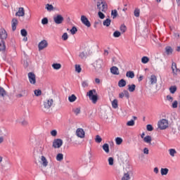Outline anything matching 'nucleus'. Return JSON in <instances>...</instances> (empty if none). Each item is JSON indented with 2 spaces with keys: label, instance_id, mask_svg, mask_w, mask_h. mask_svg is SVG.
I'll return each mask as SVG.
<instances>
[{
  "label": "nucleus",
  "instance_id": "5",
  "mask_svg": "<svg viewBox=\"0 0 180 180\" xmlns=\"http://www.w3.org/2000/svg\"><path fill=\"white\" fill-rule=\"evenodd\" d=\"M63 139H54L53 141L52 147L53 148H60L63 146Z\"/></svg>",
  "mask_w": 180,
  "mask_h": 180
},
{
  "label": "nucleus",
  "instance_id": "6",
  "mask_svg": "<svg viewBox=\"0 0 180 180\" xmlns=\"http://www.w3.org/2000/svg\"><path fill=\"white\" fill-rule=\"evenodd\" d=\"M48 46H49V42H47V40L44 39L41 41L38 44L39 51H41V50H44V49H46V47Z\"/></svg>",
  "mask_w": 180,
  "mask_h": 180
},
{
  "label": "nucleus",
  "instance_id": "56",
  "mask_svg": "<svg viewBox=\"0 0 180 180\" xmlns=\"http://www.w3.org/2000/svg\"><path fill=\"white\" fill-rule=\"evenodd\" d=\"M41 23L43 25H47L49 23V19L47 18H44L41 20Z\"/></svg>",
  "mask_w": 180,
  "mask_h": 180
},
{
  "label": "nucleus",
  "instance_id": "43",
  "mask_svg": "<svg viewBox=\"0 0 180 180\" xmlns=\"http://www.w3.org/2000/svg\"><path fill=\"white\" fill-rule=\"evenodd\" d=\"M75 71L76 72H78V74H79V72H81V71H82V68H81V65H75Z\"/></svg>",
  "mask_w": 180,
  "mask_h": 180
},
{
  "label": "nucleus",
  "instance_id": "55",
  "mask_svg": "<svg viewBox=\"0 0 180 180\" xmlns=\"http://www.w3.org/2000/svg\"><path fill=\"white\" fill-rule=\"evenodd\" d=\"M62 39L64 41L68 40V34H67V32H65L62 36Z\"/></svg>",
  "mask_w": 180,
  "mask_h": 180
},
{
  "label": "nucleus",
  "instance_id": "18",
  "mask_svg": "<svg viewBox=\"0 0 180 180\" xmlns=\"http://www.w3.org/2000/svg\"><path fill=\"white\" fill-rule=\"evenodd\" d=\"M165 53L167 56H171L174 53V49H172V47L167 46L165 47Z\"/></svg>",
  "mask_w": 180,
  "mask_h": 180
},
{
  "label": "nucleus",
  "instance_id": "39",
  "mask_svg": "<svg viewBox=\"0 0 180 180\" xmlns=\"http://www.w3.org/2000/svg\"><path fill=\"white\" fill-rule=\"evenodd\" d=\"M128 89L129 92H134V91H136V85L135 84L129 85Z\"/></svg>",
  "mask_w": 180,
  "mask_h": 180
},
{
  "label": "nucleus",
  "instance_id": "30",
  "mask_svg": "<svg viewBox=\"0 0 180 180\" xmlns=\"http://www.w3.org/2000/svg\"><path fill=\"white\" fill-rule=\"evenodd\" d=\"M126 77H127L128 78L133 79L134 77V72H133V71L127 72Z\"/></svg>",
  "mask_w": 180,
  "mask_h": 180
},
{
  "label": "nucleus",
  "instance_id": "59",
  "mask_svg": "<svg viewBox=\"0 0 180 180\" xmlns=\"http://www.w3.org/2000/svg\"><path fill=\"white\" fill-rule=\"evenodd\" d=\"M134 120H131L128 121L127 123V126H134Z\"/></svg>",
  "mask_w": 180,
  "mask_h": 180
},
{
  "label": "nucleus",
  "instance_id": "24",
  "mask_svg": "<svg viewBox=\"0 0 180 180\" xmlns=\"http://www.w3.org/2000/svg\"><path fill=\"white\" fill-rule=\"evenodd\" d=\"M118 86H120V88H123V87L126 86V80H124L123 79L120 80L118 82Z\"/></svg>",
  "mask_w": 180,
  "mask_h": 180
},
{
  "label": "nucleus",
  "instance_id": "19",
  "mask_svg": "<svg viewBox=\"0 0 180 180\" xmlns=\"http://www.w3.org/2000/svg\"><path fill=\"white\" fill-rule=\"evenodd\" d=\"M41 165L44 167H47L49 165V161H47V158L45 156H41Z\"/></svg>",
  "mask_w": 180,
  "mask_h": 180
},
{
  "label": "nucleus",
  "instance_id": "63",
  "mask_svg": "<svg viewBox=\"0 0 180 180\" xmlns=\"http://www.w3.org/2000/svg\"><path fill=\"white\" fill-rule=\"evenodd\" d=\"M95 82H96V84H101V79H99V78H96Z\"/></svg>",
  "mask_w": 180,
  "mask_h": 180
},
{
  "label": "nucleus",
  "instance_id": "49",
  "mask_svg": "<svg viewBox=\"0 0 180 180\" xmlns=\"http://www.w3.org/2000/svg\"><path fill=\"white\" fill-rule=\"evenodd\" d=\"M120 31L122 32V33H124L126 32V30H127V28L126 27V25H122L120 26Z\"/></svg>",
  "mask_w": 180,
  "mask_h": 180
},
{
  "label": "nucleus",
  "instance_id": "38",
  "mask_svg": "<svg viewBox=\"0 0 180 180\" xmlns=\"http://www.w3.org/2000/svg\"><path fill=\"white\" fill-rule=\"evenodd\" d=\"M110 22H111L110 19L107 18L105 20L103 21V26L109 27L110 26Z\"/></svg>",
  "mask_w": 180,
  "mask_h": 180
},
{
  "label": "nucleus",
  "instance_id": "27",
  "mask_svg": "<svg viewBox=\"0 0 180 180\" xmlns=\"http://www.w3.org/2000/svg\"><path fill=\"white\" fill-rule=\"evenodd\" d=\"M169 172V169H168V168H162L160 169L161 175H167Z\"/></svg>",
  "mask_w": 180,
  "mask_h": 180
},
{
  "label": "nucleus",
  "instance_id": "34",
  "mask_svg": "<svg viewBox=\"0 0 180 180\" xmlns=\"http://www.w3.org/2000/svg\"><path fill=\"white\" fill-rule=\"evenodd\" d=\"M176 86H172L169 87V91L170 94H175V92H176Z\"/></svg>",
  "mask_w": 180,
  "mask_h": 180
},
{
  "label": "nucleus",
  "instance_id": "26",
  "mask_svg": "<svg viewBox=\"0 0 180 180\" xmlns=\"http://www.w3.org/2000/svg\"><path fill=\"white\" fill-rule=\"evenodd\" d=\"M45 8L49 11L51 12V11H54V6L52 4H46Z\"/></svg>",
  "mask_w": 180,
  "mask_h": 180
},
{
  "label": "nucleus",
  "instance_id": "4",
  "mask_svg": "<svg viewBox=\"0 0 180 180\" xmlns=\"http://www.w3.org/2000/svg\"><path fill=\"white\" fill-rule=\"evenodd\" d=\"M169 126L168 120L165 119H162L158 122V127L160 130H165V129H168Z\"/></svg>",
  "mask_w": 180,
  "mask_h": 180
},
{
  "label": "nucleus",
  "instance_id": "10",
  "mask_svg": "<svg viewBox=\"0 0 180 180\" xmlns=\"http://www.w3.org/2000/svg\"><path fill=\"white\" fill-rule=\"evenodd\" d=\"M28 79L30 84H32V85H34V84H36V75H34V73L29 72Z\"/></svg>",
  "mask_w": 180,
  "mask_h": 180
},
{
  "label": "nucleus",
  "instance_id": "33",
  "mask_svg": "<svg viewBox=\"0 0 180 180\" xmlns=\"http://www.w3.org/2000/svg\"><path fill=\"white\" fill-rule=\"evenodd\" d=\"M112 106L114 109H117L119 105L117 104V99H114L112 101Z\"/></svg>",
  "mask_w": 180,
  "mask_h": 180
},
{
  "label": "nucleus",
  "instance_id": "22",
  "mask_svg": "<svg viewBox=\"0 0 180 180\" xmlns=\"http://www.w3.org/2000/svg\"><path fill=\"white\" fill-rule=\"evenodd\" d=\"M103 151H105V153H106V154H109V153H110L109 144L104 143L103 145Z\"/></svg>",
  "mask_w": 180,
  "mask_h": 180
},
{
  "label": "nucleus",
  "instance_id": "32",
  "mask_svg": "<svg viewBox=\"0 0 180 180\" xmlns=\"http://www.w3.org/2000/svg\"><path fill=\"white\" fill-rule=\"evenodd\" d=\"M169 153L171 157H175V154H176V150L174 148L169 149Z\"/></svg>",
  "mask_w": 180,
  "mask_h": 180
},
{
  "label": "nucleus",
  "instance_id": "51",
  "mask_svg": "<svg viewBox=\"0 0 180 180\" xmlns=\"http://www.w3.org/2000/svg\"><path fill=\"white\" fill-rule=\"evenodd\" d=\"M120 36H122V33H120V32H119V31L114 32V33H113L114 37H120Z\"/></svg>",
  "mask_w": 180,
  "mask_h": 180
},
{
  "label": "nucleus",
  "instance_id": "57",
  "mask_svg": "<svg viewBox=\"0 0 180 180\" xmlns=\"http://www.w3.org/2000/svg\"><path fill=\"white\" fill-rule=\"evenodd\" d=\"M51 136H52L53 137H56V136H57V130L53 129L51 131Z\"/></svg>",
  "mask_w": 180,
  "mask_h": 180
},
{
  "label": "nucleus",
  "instance_id": "60",
  "mask_svg": "<svg viewBox=\"0 0 180 180\" xmlns=\"http://www.w3.org/2000/svg\"><path fill=\"white\" fill-rule=\"evenodd\" d=\"M108 164H109V165H113V164H114L113 158H108Z\"/></svg>",
  "mask_w": 180,
  "mask_h": 180
},
{
  "label": "nucleus",
  "instance_id": "2",
  "mask_svg": "<svg viewBox=\"0 0 180 180\" xmlns=\"http://www.w3.org/2000/svg\"><path fill=\"white\" fill-rule=\"evenodd\" d=\"M53 103L54 101L53 98H49L44 102V112H45V113L50 112V108L53 106Z\"/></svg>",
  "mask_w": 180,
  "mask_h": 180
},
{
  "label": "nucleus",
  "instance_id": "54",
  "mask_svg": "<svg viewBox=\"0 0 180 180\" xmlns=\"http://www.w3.org/2000/svg\"><path fill=\"white\" fill-rule=\"evenodd\" d=\"M146 129H147L148 131H153V130H154V128L153 127V125H151V124H148L146 127Z\"/></svg>",
  "mask_w": 180,
  "mask_h": 180
},
{
  "label": "nucleus",
  "instance_id": "45",
  "mask_svg": "<svg viewBox=\"0 0 180 180\" xmlns=\"http://www.w3.org/2000/svg\"><path fill=\"white\" fill-rule=\"evenodd\" d=\"M95 141H96V143H102V138L101 137V136L96 135V139H95Z\"/></svg>",
  "mask_w": 180,
  "mask_h": 180
},
{
  "label": "nucleus",
  "instance_id": "53",
  "mask_svg": "<svg viewBox=\"0 0 180 180\" xmlns=\"http://www.w3.org/2000/svg\"><path fill=\"white\" fill-rule=\"evenodd\" d=\"M103 11H98V18H100V19H105V14H103V13H102Z\"/></svg>",
  "mask_w": 180,
  "mask_h": 180
},
{
  "label": "nucleus",
  "instance_id": "12",
  "mask_svg": "<svg viewBox=\"0 0 180 180\" xmlns=\"http://www.w3.org/2000/svg\"><path fill=\"white\" fill-rule=\"evenodd\" d=\"M29 95V92L26 89H22L21 91L16 95V98H23L25 96H27Z\"/></svg>",
  "mask_w": 180,
  "mask_h": 180
},
{
  "label": "nucleus",
  "instance_id": "42",
  "mask_svg": "<svg viewBox=\"0 0 180 180\" xmlns=\"http://www.w3.org/2000/svg\"><path fill=\"white\" fill-rule=\"evenodd\" d=\"M111 15L112 16V19L117 18V10H112L111 11Z\"/></svg>",
  "mask_w": 180,
  "mask_h": 180
},
{
  "label": "nucleus",
  "instance_id": "13",
  "mask_svg": "<svg viewBox=\"0 0 180 180\" xmlns=\"http://www.w3.org/2000/svg\"><path fill=\"white\" fill-rule=\"evenodd\" d=\"M102 64H103V60H102V59H98L96 60L94 63V67L95 68H96V70H99L102 68Z\"/></svg>",
  "mask_w": 180,
  "mask_h": 180
},
{
  "label": "nucleus",
  "instance_id": "8",
  "mask_svg": "<svg viewBox=\"0 0 180 180\" xmlns=\"http://www.w3.org/2000/svg\"><path fill=\"white\" fill-rule=\"evenodd\" d=\"M81 22L86 26V27H91V22H89V20H88V18L85 15H82L81 16Z\"/></svg>",
  "mask_w": 180,
  "mask_h": 180
},
{
  "label": "nucleus",
  "instance_id": "36",
  "mask_svg": "<svg viewBox=\"0 0 180 180\" xmlns=\"http://www.w3.org/2000/svg\"><path fill=\"white\" fill-rule=\"evenodd\" d=\"M86 56H88V53H86V51H82L79 53V57H80V58L84 59V58H86Z\"/></svg>",
  "mask_w": 180,
  "mask_h": 180
},
{
  "label": "nucleus",
  "instance_id": "47",
  "mask_svg": "<svg viewBox=\"0 0 180 180\" xmlns=\"http://www.w3.org/2000/svg\"><path fill=\"white\" fill-rule=\"evenodd\" d=\"M77 32H78V29H77V27H72V29L70 30L71 34H75Z\"/></svg>",
  "mask_w": 180,
  "mask_h": 180
},
{
  "label": "nucleus",
  "instance_id": "23",
  "mask_svg": "<svg viewBox=\"0 0 180 180\" xmlns=\"http://www.w3.org/2000/svg\"><path fill=\"white\" fill-rule=\"evenodd\" d=\"M152 139L150 136H146L143 138V141L145 143H147V144H151Z\"/></svg>",
  "mask_w": 180,
  "mask_h": 180
},
{
  "label": "nucleus",
  "instance_id": "35",
  "mask_svg": "<svg viewBox=\"0 0 180 180\" xmlns=\"http://www.w3.org/2000/svg\"><path fill=\"white\" fill-rule=\"evenodd\" d=\"M53 70H60L61 68V64L60 63H53L52 65Z\"/></svg>",
  "mask_w": 180,
  "mask_h": 180
},
{
  "label": "nucleus",
  "instance_id": "64",
  "mask_svg": "<svg viewBox=\"0 0 180 180\" xmlns=\"http://www.w3.org/2000/svg\"><path fill=\"white\" fill-rule=\"evenodd\" d=\"M153 172H155V174H158L159 172L158 167H155Z\"/></svg>",
  "mask_w": 180,
  "mask_h": 180
},
{
  "label": "nucleus",
  "instance_id": "40",
  "mask_svg": "<svg viewBox=\"0 0 180 180\" xmlns=\"http://www.w3.org/2000/svg\"><path fill=\"white\" fill-rule=\"evenodd\" d=\"M115 143L117 146H120V144H122V143H123V139L120 137H117L115 139Z\"/></svg>",
  "mask_w": 180,
  "mask_h": 180
},
{
  "label": "nucleus",
  "instance_id": "17",
  "mask_svg": "<svg viewBox=\"0 0 180 180\" xmlns=\"http://www.w3.org/2000/svg\"><path fill=\"white\" fill-rule=\"evenodd\" d=\"M110 72L113 74V75H119V68L116 66H113L110 68Z\"/></svg>",
  "mask_w": 180,
  "mask_h": 180
},
{
  "label": "nucleus",
  "instance_id": "50",
  "mask_svg": "<svg viewBox=\"0 0 180 180\" xmlns=\"http://www.w3.org/2000/svg\"><path fill=\"white\" fill-rule=\"evenodd\" d=\"M172 108L173 109H176V108H178V101H173V103L172 104Z\"/></svg>",
  "mask_w": 180,
  "mask_h": 180
},
{
  "label": "nucleus",
  "instance_id": "31",
  "mask_svg": "<svg viewBox=\"0 0 180 180\" xmlns=\"http://www.w3.org/2000/svg\"><path fill=\"white\" fill-rule=\"evenodd\" d=\"M64 160V155L63 153H58L56 155V161H63Z\"/></svg>",
  "mask_w": 180,
  "mask_h": 180
},
{
  "label": "nucleus",
  "instance_id": "3",
  "mask_svg": "<svg viewBox=\"0 0 180 180\" xmlns=\"http://www.w3.org/2000/svg\"><path fill=\"white\" fill-rule=\"evenodd\" d=\"M97 9H98L99 12H103L104 13H106V11H108V4H106V1H98Z\"/></svg>",
  "mask_w": 180,
  "mask_h": 180
},
{
  "label": "nucleus",
  "instance_id": "52",
  "mask_svg": "<svg viewBox=\"0 0 180 180\" xmlns=\"http://www.w3.org/2000/svg\"><path fill=\"white\" fill-rule=\"evenodd\" d=\"M166 99L167 101H168V102L172 103L174 102V98L171 96V95H167L166 96Z\"/></svg>",
  "mask_w": 180,
  "mask_h": 180
},
{
  "label": "nucleus",
  "instance_id": "37",
  "mask_svg": "<svg viewBox=\"0 0 180 180\" xmlns=\"http://www.w3.org/2000/svg\"><path fill=\"white\" fill-rule=\"evenodd\" d=\"M122 180H130V174L129 172L124 174L123 176L122 177Z\"/></svg>",
  "mask_w": 180,
  "mask_h": 180
},
{
  "label": "nucleus",
  "instance_id": "25",
  "mask_svg": "<svg viewBox=\"0 0 180 180\" xmlns=\"http://www.w3.org/2000/svg\"><path fill=\"white\" fill-rule=\"evenodd\" d=\"M72 112L73 113H75L76 116H78V115L81 113V108L79 107V108H72Z\"/></svg>",
  "mask_w": 180,
  "mask_h": 180
},
{
  "label": "nucleus",
  "instance_id": "9",
  "mask_svg": "<svg viewBox=\"0 0 180 180\" xmlns=\"http://www.w3.org/2000/svg\"><path fill=\"white\" fill-rule=\"evenodd\" d=\"M76 135L77 137H79V139H84L85 137V131H84L82 128H78L76 130Z\"/></svg>",
  "mask_w": 180,
  "mask_h": 180
},
{
  "label": "nucleus",
  "instance_id": "28",
  "mask_svg": "<svg viewBox=\"0 0 180 180\" xmlns=\"http://www.w3.org/2000/svg\"><path fill=\"white\" fill-rule=\"evenodd\" d=\"M6 50V46H5V42L4 41L0 43V51L4 53Z\"/></svg>",
  "mask_w": 180,
  "mask_h": 180
},
{
  "label": "nucleus",
  "instance_id": "29",
  "mask_svg": "<svg viewBox=\"0 0 180 180\" xmlns=\"http://www.w3.org/2000/svg\"><path fill=\"white\" fill-rule=\"evenodd\" d=\"M69 102H75L77 101V96L75 94H72L68 97Z\"/></svg>",
  "mask_w": 180,
  "mask_h": 180
},
{
  "label": "nucleus",
  "instance_id": "41",
  "mask_svg": "<svg viewBox=\"0 0 180 180\" xmlns=\"http://www.w3.org/2000/svg\"><path fill=\"white\" fill-rule=\"evenodd\" d=\"M148 61H150V59L147 56H143L141 58V63H143V64H147V63H148Z\"/></svg>",
  "mask_w": 180,
  "mask_h": 180
},
{
  "label": "nucleus",
  "instance_id": "15",
  "mask_svg": "<svg viewBox=\"0 0 180 180\" xmlns=\"http://www.w3.org/2000/svg\"><path fill=\"white\" fill-rule=\"evenodd\" d=\"M15 16H19V18L25 16V8L20 7L15 13Z\"/></svg>",
  "mask_w": 180,
  "mask_h": 180
},
{
  "label": "nucleus",
  "instance_id": "11",
  "mask_svg": "<svg viewBox=\"0 0 180 180\" xmlns=\"http://www.w3.org/2000/svg\"><path fill=\"white\" fill-rule=\"evenodd\" d=\"M172 70L174 75H178V74H180V69L176 68V63H172Z\"/></svg>",
  "mask_w": 180,
  "mask_h": 180
},
{
  "label": "nucleus",
  "instance_id": "44",
  "mask_svg": "<svg viewBox=\"0 0 180 180\" xmlns=\"http://www.w3.org/2000/svg\"><path fill=\"white\" fill-rule=\"evenodd\" d=\"M134 15L136 18H139L140 16V9L136 8L134 11Z\"/></svg>",
  "mask_w": 180,
  "mask_h": 180
},
{
  "label": "nucleus",
  "instance_id": "7",
  "mask_svg": "<svg viewBox=\"0 0 180 180\" xmlns=\"http://www.w3.org/2000/svg\"><path fill=\"white\" fill-rule=\"evenodd\" d=\"M53 22L56 25H61L64 22V17L60 14L56 15L53 17Z\"/></svg>",
  "mask_w": 180,
  "mask_h": 180
},
{
  "label": "nucleus",
  "instance_id": "21",
  "mask_svg": "<svg viewBox=\"0 0 180 180\" xmlns=\"http://www.w3.org/2000/svg\"><path fill=\"white\" fill-rule=\"evenodd\" d=\"M6 96V91L3 87L0 86V98H5Z\"/></svg>",
  "mask_w": 180,
  "mask_h": 180
},
{
  "label": "nucleus",
  "instance_id": "14",
  "mask_svg": "<svg viewBox=\"0 0 180 180\" xmlns=\"http://www.w3.org/2000/svg\"><path fill=\"white\" fill-rule=\"evenodd\" d=\"M18 23H19V21H18V19L13 18L11 21V27L13 32H15L16 30V26H18Z\"/></svg>",
  "mask_w": 180,
  "mask_h": 180
},
{
  "label": "nucleus",
  "instance_id": "20",
  "mask_svg": "<svg viewBox=\"0 0 180 180\" xmlns=\"http://www.w3.org/2000/svg\"><path fill=\"white\" fill-rule=\"evenodd\" d=\"M150 82L151 84V85H154L155 84H157V76L153 75L150 76Z\"/></svg>",
  "mask_w": 180,
  "mask_h": 180
},
{
  "label": "nucleus",
  "instance_id": "58",
  "mask_svg": "<svg viewBox=\"0 0 180 180\" xmlns=\"http://www.w3.org/2000/svg\"><path fill=\"white\" fill-rule=\"evenodd\" d=\"M89 86L87 81H84L82 82V86L83 88H86Z\"/></svg>",
  "mask_w": 180,
  "mask_h": 180
},
{
  "label": "nucleus",
  "instance_id": "1",
  "mask_svg": "<svg viewBox=\"0 0 180 180\" xmlns=\"http://www.w3.org/2000/svg\"><path fill=\"white\" fill-rule=\"evenodd\" d=\"M86 96H89L92 103H96L98 102V94H96V89L89 90V92L86 93Z\"/></svg>",
  "mask_w": 180,
  "mask_h": 180
},
{
  "label": "nucleus",
  "instance_id": "16",
  "mask_svg": "<svg viewBox=\"0 0 180 180\" xmlns=\"http://www.w3.org/2000/svg\"><path fill=\"white\" fill-rule=\"evenodd\" d=\"M8 37V33L4 29L0 30V39L1 40H5Z\"/></svg>",
  "mask_w": 180,
  "mask_h": 180
},
{
  "label": "nucleus",
  "instance_id": "48",
  "mask_svg": "<svg viewBox=\"0 0 180 180\" xmlns=\"http://www.w3.org/2000/svg\"><path fill=\"white\" fill-rule=\"evenodd\" d=\"M20 33L23 37H26V36H27V31H26L25 29L21 30Z\"/></svg>",
  "mask_w": 180,
  "mask_h": 180
},
{
  "label": "nucleus",
  "instance_id": "61",
  "mask_svg": "<svg viewBox=\"0 0 180 180\" xmlns=\"http://www.w3.org/2000/svg\"><path fill=\"white\" fill-rule=\"evenodd\" d=\"M148 153H149L148 148H145L143 149V153L144 154H148Z\"/></svg>",
  "mask_w": 180,
  "mask_h": 180
},
{
  "label": "nucleus",
  "instance_id": "62",
  "mask_svg": "<svg viewBox=\"0 0 180 180\" xmlns=\"http://www.w3.org/2000/svg\"><path fill=\"white\" fill-rule=\"evenodd\" d=\"M127 96V98H129V91H124V96Z\"/></svg>",
  "mask_w": 180,
  "mask_h": 180
},
{
  "label": "nucleus",
  "instance_id": "46",
  "mask_svg": "<svg viewBox=\"0 0 180 180\" xmlns=\"http://www.w3.org/2000/svg\"><path fill=\"white\" fill-rule=\"evenodd\" d=\"M34 94L35 96H40L41 95V90L36 89L34 91Z\"/></svg>",
  "mask_w": 180,
  "mask_h": 180
}]
</instances>
